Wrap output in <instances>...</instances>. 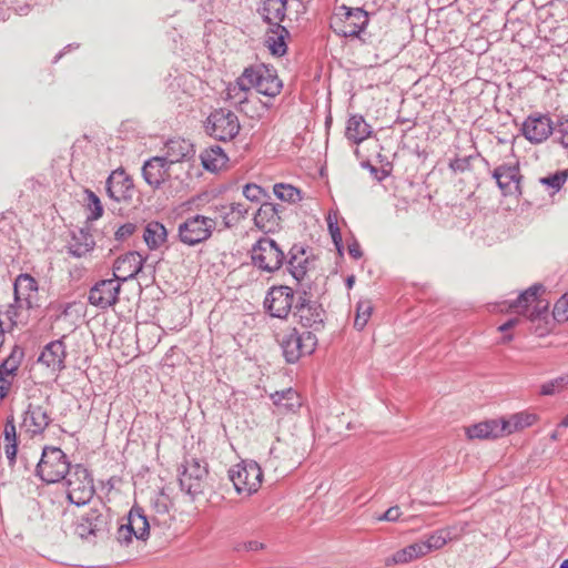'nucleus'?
<instances>
[{"instance_id":"43","label":"nucleus","mask_w":568,"mask_h":568,"mask_svg":"<svg viewBox=\"0 0 568 568\" xmlns=\"http://www.w3.org/2000/svg\"><path fill=\"white\" fill-rule=\"evenodd\" d=\"M372 313H373L372 302L368 300L359 301L356 305V316H355V321H354V327L357 331L364 329L369 317L372 316Z\"/></svg>"},{"instance_id":"51","label":"nucleus","mask_w":568,"mask_h":568,"mask_svg":"<svg viewBox=\"0 0 568 568\" xmlns=\"http://www.w3.org/2000/svg\"><path fill=\"white\" fill-rule=\"evenodd\" d=\"M566 179H567L566 172L559 171L549 176L541 178L540 183L544 185H547L548 187H550L555 191H558L566 182Z\"/></svg>"},{"instance_id":"4","label":"nucleus","mask_w":568,"mask_h":568,"mask_svg":"<svg viewBox=\"0 0 568 568\" xmlns=\"http://www.w3.org/2000/svg\"><path fill=\"white\" fill-rule=\"evenodd\" d=\"M286 258L280 245L270 237H261L251 250L252 264L265 273L278 271Z\"/></svg>"},{"instance_id":"30","label":"nucleus","mask_w":568,"mask_h":568,"mask_svg":"<svg viewBox=\"0 0 568 568\" xmlns=\"http://www.w3.org/2000/svg\"><path fill=\"white\" fill-rule=\"evenodd\" d=\"M372 134V128L363 115L354 114L347 120L345 136L355 144L362 143Z\"/></svg>"},{"instance_id":"63","label":"nucleus","mask_w":568,"mask_h":568,"mask_svg":"<svg viewBox=\"0 0 568 568\" xmlns=\"http://www.w3.org/2000/svg\"><path fill=\"white\" fill-rule=\"evenodd\" d=\"M354 283H355V276L354 275H351V276H348L346 278V286H347V288L351 290L353 287Z\"/></svg>"},{"instance_id":"49","label":"nucleus","mask_w":568,"mask_h":568,"mask_svg":"<svg viewBox=\"0 0 568 568\" xmlns=\"http://www.w3.org/2000/svg\"><path fill=\"white\" fill-rule=\"evenodd\" d=\"M547 312L548 303L538 300L530 310H526L525 316L530 321H536L546 317Z\"/></svg>"},{"instance_id":"40","label":"nucleus","mask_w":568,"mask_h":568,"mask_svg":"<svg viewBox=\"0 0 568 568\" xmlns=\"http://www.w3.org/2000/svg\"><path fill=\"white\" fill-rule=\"evenodd\" d=\"M423 547H420L419 542H414L406 546L403 549L397 550L390 557L385 559L386 566L407 564L417 558L423 557Z\"/></svg>"},{"instance_id":"5","label":"nucleus","mask_w":568,"mask_h":568,"mask_svg":"<svg viewBox=\"0 0 568 568\" xmlns=\"http://www.w3.org/2000/svg\"><path fill=\"white\" fill-rule=\"evenodd\" d=\"M67 483V496L70 503L81 506L91 500L94 495L93 479L89 470L77 464L64 478Z\"/></svg>"},{"instance_id":"18","label":"nucleus","mask_w":568,"mask_h":568,"mask_svg":"<svg viewBox=\"0 0 568 568\" xmlns=\"http://www.w3.org/2000/svg\"><path fill=\"white\" fill-rule=\"evenodd\" d=\"M493 178L496 180L504 195L520 193L521 176L518 165H499L494 170Z\"/></svg>"},{"instance_id":"13","label":"nucleus","mask_w":568,"mask_h":568,"mask_svg":"<svg viewBox=\"0 0 568 568\" xmlns=\"http://www.w3.org/2000/svg\"><path fill=\"white\" fill-rule=\"evenodd\" d=\"M293 302L294 292L290 286H273L265 297L264 306L271 316L286 318L293 307Z\"/></svg>"},{"instance_id":"10","label":"nucleus","mask_w":568,"mask_h":568,"mask_svg":"<svg viewBox=\"0 0 568 568\" xmlns=\"http://www.w3.org/2000/svg\"><path fill=\"white\" fill-rule=\"evenodd\" d=\"M248 78L252 80V88L266 97H276L282 88V81L276 71L265 64H256L246 68Z\"/></svg>"},{"instance_id":"38","label":"nucleus","mask_w":568,"mask_h":568,"mask_svg":"<svg viewBox=\"0 0 568 568\" xmlns=\"http://www.w3.org/2000/svg\"><path fill=\"white\" fill-rule=\"evenodd\" d=\"M3 448L10 464L14 463L18 448V435L13 415L8 416L3 429Z\"/></svg>"},{"instance_id":"42","label":"nucleus","mask_w":568,"mask_h":568,"mask_svg":"<svg viewBox=\"0 0 568 568\" xmlns=\"http://www.w3.org/2000/svg\"><path fill=\"white\" fill-rule=\"evenodd\" d=\"M449 532L446 530H437L428 536L426 540L418 541L420 547H423V554L424 556L433 550H438L443 548L448 539H449Z\"/></svg>"},{"instance_id":"48","label":"nucleus","mask_w":568,"mask_h":568,"mask_svg":"<svg viewBox=\"0 0 568 568\" xmlns=\"http://www.w3.org/2000/svg\"><path fill=\"white\" fill-rule=\"evenodd\" d=\"M552 316L557 322L568 321V291L555 303Z\"/></svg>"},{"instance_id":"22","label":"nucleus","mask_w":568,"mask_h":568,"mask_svg":"<svg viewBox=\"0 0 568 568\" xmlns=\"http://www.w3.org/2000/svg\"><path fill=\"white\" fill-rule=\"evenodd\" d=\"M65 345L61 339L52 341L41 351L38 362L53 373L61 372L65 365Z\"/></svg>"},{"instance_id":"16","label":"nucleus","mask_w":568,"mask_h":568,"mask_svg":"<svg viewBox=\"0 0 568 568\" xmlns=\"http://www.w3.org/2000/svg\"><path fill=\"white\" fill-rule=\"evenodd\" d=\"M555 125L548 115L532 114L523 123L524 136L532 143H541L554 133Z\"/></svg>"},{"instance_id":"41","label":"nucleus","mask_w":568,"mask_h":568,"mask_svg":"<svg viewBox=\"0 0 568 568\" xmlns=\"http://www.w3.org/2000/svg\"><path fill=\"white\" fill-rule=\"evenodd\" d=\"M23 358L24 349L14 345L9 356L1 363L0 373L13 382Z\"/></svg>"},{"instance_id":"52","label":"nucleus","mask_w":568,"mask_h":568,"mask_svg":"<svg viewBox=\"0 0 568 568\" xmlns=\"http://www.w3.org/2000/svg\"><path fill=\"white\" fill-rule=\"evenodd\" d=\"M264 193V190L256 184H246L243 187V195L251 202H258Z\"/></svg>"},{"instance_id":"58","label":"nucleus","mask_w":568,"mask_h":568,"mask_svg":"<svg viewBox=\"0 0 568 568\" xmlns=\"http://www.w3.org/2000/svg\"><path fill=\"white\" fill-rule=\"evenodd\" d=\"M328 231L331 233V236H332L333 242L336 245L337 250L341 251L342 235H341L339 227H338L337 223H329Z\"/></svg>"},{"instance_id":"25","label":"nucleus","mask_w":568,"mask_h":568,"mask_svg":"<svg viewBox=\"0 0 568 568\" xmlns=\"http://www.w3.org/2000/svg\"><path fill=\"white\" fill-rule=\"evenodd\" d=\"M51 417L41 405L29 404L23 418V426L33 435L41 434L50 425Z\"/></svg>"},{"instance_id":"17","label":"nucleus","mask_w":568,"mask_h":568,"mask_svg":"<svg viewBox=\"0 0 568 568\" xmlns=\"http://www.w3.org/2000/svg\"><path fill=\"white\" fill-rule=\"evenodd\" d=\"M144 258L138 252L118 257L113 264V276L121 283L135 277L143 267Z\"/></svg>"},{"instance_id":"2","label":"nucleus","mask_w":568,"mask_h":568,"mask_svg":"<svg viewBox=\"0 0 568 568\" xmlns=\"http://www.w3.org/2000/svg\"><path fill=\"white\" fill-rule=\"evenodd\" d=\"M73 466L67 455L59 447L47 446L42 450L37 465V475L48 484L59 483L64 479Z\"/></svg>"},{"instance_id":"14","label":"nucleus","mask_w":568,"mask_h":568,"mask_svg":"<svg viewBox=\"0 0 568 568\" xmlns=\"http://www.w3.org/2000/svg\"><path fill=\"white\" fill-rule=\"evenodd\" d=\"M121 283L113 278L101 280L89 292L91 305L105 310L118 302Z\"/></svg>"},{"instance_id":"29","label":"nucleus","mask_w":568,"mask_h":568,"mask_svg":"<svg viewBox=\"0 0 568 568\" xmlns=\"http://www.w3.org/2000/svg\"><path fill=\"white\" fill-rule=\"evenodd\" d=\"M505 426H500L499 419L485 420L466 428V434L470 439H489L503 437Z\"/></svg>"},{"instance_id":"19","label":"nucleus","mask_w":568,"mask_h":568,"mask_svg":"<svg viewBox=\"0 0 568 568\" xmlns=\"http://www.w3.org/2000/svg\"><path fill=\"white\" fill-rule=\"evenodd\" d=\"M14 298L24 303L27 308L38 307V283L29 274H20L13 284Z\"/></svg>"},{"instance_id":"11","label":"nucleus","mask_w":568,"mask_h":568,"mask_svg":"<svg viewBox=\"0 0 568 568\" xmlns=\"http://www.w3.org/2000/svg\"><path fill=\"white\" fill-rule=\"evenodd\" d=\"M294 316L297 317L302 326L312 328L314 332L324 327L325 312L318 302L308 297L305 290L295 304Z\"/></svg>"},{"instance_id":"64","label":"nucleus","mask_w":568,"mask_h":568,"mask_svg":"<svg viewBox=\"0 0 568 568\" xmlns=\"http://www.w3.org/2000/svg\"><path fill=\"white\" fill-rule=\"evenodd\" d=\"M568 427V414L562 418V420L559 423L558 428H567Z\"/></svg>"},{"instance_id":"46","label":"nucleus","mask_w":568,"mask_h":568,"mask_svg":"<svg viewBox=\"0 0 568 568\" xmlns=\"http://www.w3.org/2000/svg\"><path fill=\"white\" fill-rule=\"evenodd\" d=\"M555 140L568 149V114L561 115L554 129Z\"/></svg>"},{"instance_id":"39","label":"nucleus","mask_w":568,"mask_h":568,"mask_svg":"<svg viewBox=\"0 0 568 568\" xmlns=\"http://www.w3.org/2000/svg\"><path fill=\"white\" fill-rule=\"evenodd\" d=\"M166 237L168 232L162 223L151 221L146 224L143 239L150 250L159 248L166 241Z\"/></svg>"},{"instance_id":"60","label":"nucleus","mask_w":568,"mask_h":568,"mask_svg":"<svg viewBox=\"0 0 568 568\" xmlns=\"http://www.w3.org/2000/svg\"><path fill=\"white\" fill-rule=\"evenodd\" d=\"M348 253L355 260H358L363 255L359 244L357 242H354L348 245Z\"/></svg>"},{"instance_id":"47","label":"nucleus","mask_w":568,"mask_h":568,"mask_svg":"<svg viewBox=\"0 0 568 568\" xmlns=\"http://www.w3.org/2000/svg\"><path fill=\"white\" fill-rule=\"evenodd\" d=\"M568 385V375L559 376L555 379H551L547 383H544L540 387V393L542 395H554L560 390H562Z\"/></svg>"},{"instance_id":"27","label":"nucleus","mask_w":568,"mask_h":568,"mask_svg":"<svg viewBox=\"0 0 568 568\" xmlns=\"http://www.w3.org/2000/svg\"><path fill=\"white\" fill-rule=\"evenodd\" d=\"M270 397L278 414L295 413L302 406L300 395L293 388L275 392Z\"/></svg>"},{"instance_id":"20","label":"nucleus","mask_w":568,"mask_h":568,"mask_svg":"<svg viewBox=\"0 0 568 568\" xmlns=\"http://www.w3.org/2000/svg\"><path fill=\"white\" fill-rule=\"evenodd\" d=\"M170 165L161 156H153L142 168V175L145 182L153 189H159L170 179Z\"/></svg>"},{"instance_id":"31","label":"nucleus","mask_w":568,"mask_h":568,"mask_svg":"<svg viewBox=\"0 0 568 568\" xmlns=\"http://www.w3.org/2000/svg\"><path fill=\"white\" fill-rule=\"evenodd\" d=\"M287 0H264L258 12L265 22L273 27L281 26L286 14Z\"/></svg>"},{"instance_id":"62","label":"nucleus","mask_w":568,"mask_h":568,"mask_svg":"<svg viewBox=\"0 0 568 568\" xmlns=\"http://www.w3.org/2000/svg\"><path fill=\"white\" fill-rule=\"evenodd\" d=\"M62 307V311L61 313L57 316V318H60L61 316H67L69 314V310L72 307L71 304H64L61 306Z\"/></svg>"},{"instance_id":"3","label":"nucleus","mask_w":568,"mask_h":568,"mask_svg":"<svg viewBox=\"0 0 568 568\" xmlns=\"http://www.w3.org/2000/svg\"><path fill=\"white\" fill-rule=\"evenodd\" d=\"M110 517V510L105 505L100 503L90 507L79 516L75 532L82 539L102 538L109 530Z\"/></svg>"},{"instance_id":"50","label":"nucleus","mask_w":568,"mask_h":568,"mask_svg":"<svg viewBox=\"0 0 568 568\" xmlns=\"http://www.w3.org/2000/svg\"><path fill=\"white\" fill-rule=\"evenodd\" d=\"M248 210L243 203H232L230 205V212L226 214L225 219H229L226 225H230V222L237 223L242 219L245 217Z\"/></svg>"},{"instance_id":"34","label":"nucleus","mask_w":568,"mask_h":568,"mask_svg":"<svg viewBox=\"0 0 568 568\" xmlns=\"http://www.w3.org/2000/svg\"><path fill=\"white\" fill-rule=\"evenodd\" d=\"M288 31L283 26L271 27L265 38V44L273 55L282 57L286 53L285 38Z\"/></svg>"},{"instance_id":"56","label":"nucleus","mask_w":568,"mask_h":568,"mask_svg":"<svg viewBox=\"0 0 568 568\" xmlns=\"http://www.w3.org/2000/svg\"><path fill=\"white\" fill-rule=\"evenodd\" d=\"M12 387V381L0 373V402L4 399Z\"/></svg>"},{"instance_id":"23","label":"nucleus","mask_w":568,"mask_h":568,"mask_svg":"<svg viewBox=\"0 0 568 568\" xmlns=\"http://www.w3.org/2000/svg\"><path fill=\"white\" fill-rule=\"evenodd\" d=\"M195 154L193 144L185 139H171L165 143L164 154L161 155L170 165L190 160Z\"/></svg>"},{"instance_id":"35","label":"nucleus","mask_w":568,"mask_h":568,"mask_svg":"<svg viewBox=\"0 0 568 568\" xmlns=\"http://www.w3.org/2000/svg\"><path fill=\"white\" fill-rule=\"evenodd\" d=\"M30 310L27 308L24 303L14 298L13 303L9 304L3 315L9 321V327H24L30 320Z\"/></svg>"},{"instance_id":"54","label":"nucleus","mask_w":568,"mask_h":568,"mask_svg":"<svg viewBox=\"0 0 568 568\" xmlns=\"http://www.w3.org/2000/svg\"><path fill=\"white\" fill-rule=\"evenodd\" d=\"M449 168L454 172H465L470 168V156L467 158H456L449 163Z\"/></svg>"},{"instance_id":"7","label":"nucleus","mask_w":568,"mask_h":568,"mask_svg":"<svg viewBox=\"0 0 568 568\" xmlns=\"http://www.w3.org/2000/svg\"><path fill=\"white\" fill-rule=\"evenodd\" d=\"M180 475V487L192 498L203 494L207 481V464L203 459L185 457Z\"/></svg>"},{"instance_id":"57","label":"nucleus","mask_w":568,"mask_h":568,"mask_svg":"<svg viewBox=\"0 0 568 568\" xmlns=\"http://www.w3.org/2000/svg\"><path fill=\"white\" fill-rule=\"evenodd\" d=\"M400 516V509L398 506L389 507L383 516L379 517V520L386 521H396Z\"/></svg>"},{"instance_id":"37","label":"nucleus","mask_w":568,"mask_h":568,"mask_svg":"<svg viewBox=\"0 0 568 568\" xmlns=\"http://www.w3.org/2000/svg\"><path fill=\"white\" fill-rule=\"evenodd\" d=\"M545 292L541 284H534L524 291L514 302L509 303V308H517L518 313L525 316L526 310L539 300V294Z\"/></svg>"},{"instance_id":"59","label":"nucleus","mask_w":568,"mask_h":568,"mask_svg":"<svg viewBox=\"0 0 568 568\" xmlns=\"http://www.w3.org/2000/svg\"><path fill=\"white\" fill-rule=\"evenodd\" d=\"M236 549L237 550H246V551H257L260 549H263V544L255 541V540H251V541L240 545Z\"/></svg>"},{"instance_id":"28","label":"nucleus","mask_w":568,"mask_h":568,"mask_svg":"<svg viewBox=\"0 0 568 568\" xmlns=\"http://www.w3.org/2000/svg\"><path fill=\"white\" fill-rule=\"evenodd\" d=\"M95 246V241L89 229H80L73 232L68 245L69 253L74 257H83Z\"/></svg>"},{"instance_id":"21","label":"nucleus","mask_w":568,"mask_h":568,"mask_svg":"<svg viewBox=\"0 0 568 568\" xmlns=\"http://www.w3.org/2000/svg\"><path fill=\"white\" fill-rule=\"evenodd\" d=\"M133 182L123 170H115L106 180V192L116 202L131 199Z\"/></svg>"},{"instance_id":"32","label":"nucleus","mask_w":568,"mask_h":568,"mask_svg":"<svg viewBox=\"0 0 568 568\" xmlns=\"http://www.w3.org/2000/svg\"><path fill=\"white\" fill-rule=\"evenodd\" d=\"M129 527L133 528L134 537L139 540H146L150 535V523L144 511L139 506H133L126 516Z\"/></svg>"},{"instance_id":"1","label":"nucleus","mask_w":568,"mask_h":568,"mask_svg":"<svg viewBox=\"0 0 568 568\" xmlns=\"http://www.w3.org/2000/svg\"><path fill=\"white\" fill-rule=\"evenodd\" d=\"M278 343L285 361L294 364L315 351L317 337L314 332L300 333L296 328H287L278 334Z\"/></svg>"},{"instance_id":"61","label":"nucleus","mask_w":568,"mask_h":568,"mask_svg":"<svg viewBox=\"0 0 568 568\" xmlns=\"http://www.w3.org/2000/svg\"><path fill=\"white\" fill-rule=\"evenodd\" d=\"M519 323L518 318H510L498 327L500 332H507Z\"/></svg>"},{"instance_id":"26","label":"nucleus","mask_w":568,"mask_h":568,"mask_svg":"<svg viewBox=\"0 0 568 568\" xmlns=\"http://www.w3.org/2000/svg\"><path fill=\"white\" fill-rule=\"evenodd\" d=\"M252 80L248 78L246 68L234 83H230L225 90L224 99L234 105H241L247 101V95L252 89Z\"/></svg>"},{"instance_id":"45","label":"nucleus","mask_w":568,"mask_h":568,"mask_svg":"<svg viewBox=\"0 0 568 568\" xmlns=\"http://www.w3.org/2000/svg\"><path fill=\"white\" fill-rule=\"evenodd\" d=\"M85 195H87L88 209L91 211V214L88 215V217H87V222L95 221L99 217H101L103 214V207H102L101 201L98 197V195L94 192H92L91 190L87 189Z\"/></svg>"},{"instance_id":"55","label":"nucleus","mask_w":568,"mask_h":568,"mask_svg":"<svg viewBox=\"0 0 568 568\" xmlns=\"http://www.w3.org/2000/svg\"><path fill=\"white\" fill-rule=\"evenodd\" d=\"M135 229H136L135 224L125 223L116 230L115 239L118 241H123V240L128 239L129 236H131L135 232Z\"/></svg>"},{"instance_id":"24","label":"nucleus","mask_w":568,"mask_h":568,"mask_svg":"<svg viewBox=\"0 0 568 568\" xmlns=\"http://www.w3.org/2000/svg\"><path fill=\"white\" fill-rule=\"evenodd\" d=\"M282 205L263 203L254 215L255 226L264 233L273 232L280 225Z\"/></svg>"},{"instance_id":"15","label":"nucleus","mask_w":568,"mask_h":568,"mask_svg":"<svg viewBox=\"0 0 568 568\" xmlns=\"http://www.w3.org/2000/svg\"><path fill=\"white\" fill-rule=\"evenodd\" d=\"M315 267V258L307 254L303 246L294 245L287 254V268L291 275L301 284Z\"/></svg>"},{"instance_id":"36","label":"nucleus","mask_w":568,"mask_h":568,"mask_svg":"<svg viewBox=\"0 0 568 568\" xmlns=\"http://www.w3.org/2000/svg\"><path fill=\"white\" fill-rule=\"evenodd\" d=\"M536 419L537 417L535 414L525 412L514 414L509 418H499L500 426H505L503 435L506 436L515 432L523 430L524 428L531 426Z\"/></svg>"},{"instance_id":"6","label":"nucleus","mask_w":568,"mask_h":568,"mask_svg":"<svg viewBox=\"0 0 568 568\" xmlns=\"http://www.w3.org/2000/svg\"><path fill=\"white\" fill-rule=\"evenodd\" d=\"M241 124L237 115L229 109H216L205 121L206 133L219 141H231L240 132Z\"/></svg>"},{"instance_id":"9","label":"nucleus","mask_w":568,"mask_h":568,"mask_svg":"<svg viewBox=\"0 0 568 568\" xmlns=\"http://www.w3.org/2000/svg\"><path fill=\"white\" fill-rule=\"evenodd\" d=\"M215 226L214 219L197 214L179 225V237L184 244L193 246L210 239Z\"/></svg>"},{"instance_id":"44","label":"nucleus","mask_w":568,"mask_h":568,"mask_svg":"<svg viewBox=\"0 0 568 568\" xmlns=\"http://www.w3.org/2000/svg\"><path fill=\"white\" fill-rule=\"evenodd\" d=\"M273 191L274 194L282 201L296 203L302 200L301 191L291 184H275Z\"/></svg>"},{"instance_id":"12","label":"nucleus","mask_w":568,"mask_h":568,"mask_svg":"<svg viewBox=\"0 0 568 568\" xmlns=\"http://www.w3.org/2000/svg\"><path fill=\"white\" fill-rule=\"evenodd\" d=\"M345 10L344 19H337L333 22L334 31L345 38L358 37L368 23V14L362 8L349 9L342 7Z\"/></svg>"},{"instance_id":"53","label":"nucleus","mask_w":568,"mask_h":568,"mask_svg":"<svg viewBox=\"0 0 568 568\" xmlns=\"http://www.w3.org/2000/svg\"><path fill=\"white\" fill-rule=\"evenodd\" d=\"M133 536V528L129 527L128 523H123L119 526L116 531V539L121 545H128L131 542Z\"/></svg>"},{"instance_id":"33","label":"nucleus","mask_w":568,"mask_h":568,"mask_svg":"<svg viewBox=\"0 0 568 568\" xmlns=\"http://www.w3.org/2000/svg\"><path fill=\"white\" fill-rule=\"evenodd\" d=\"M200 158L203 168L210 172H216L223 169L229 161L224 150L219 145H212L205 149L202 151Z\"/></svg>"},{"instance_id":"8","label":"nucleus","mask_w":568,"mask_h":568,"mask_svg":"<svg viewBox=\"0 0 568 568\" xmlns=\"http://www.w3.org/2000/svg\"><path fill=\"white\" fill-rule=\"evenodd\" d=\"M229 477L239 494L252 495L261 487L263 471L254 460L242 462L229 470Z\"/></svg>"}]
</instances>
